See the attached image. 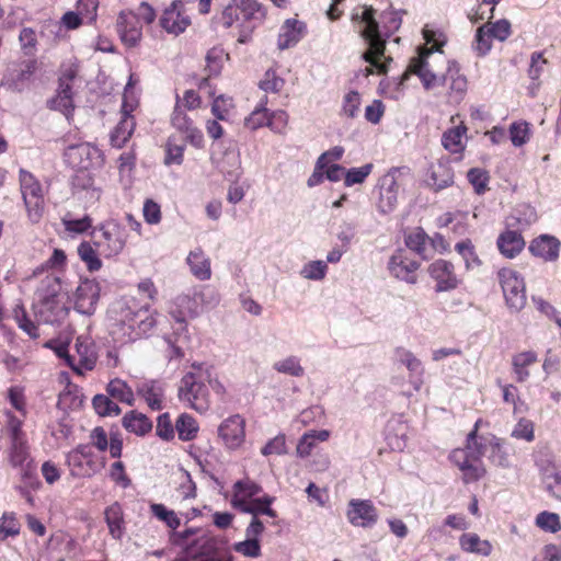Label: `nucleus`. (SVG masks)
Returning <instances> with one entry per match:
<instances>
[{"label": "nucleus", "instance_id": "f257e3e1", "mask_svg": "<svg viewBox=\"0 0 561 561\" xmlns=\"http://www.w3.org/2000/svg\"><path fill=\"white\" fill-rule=\"evenodd\" d=\"M90 237L89 241H82L77 249L80 260L89 272H98L102 268L101 257L116 259L123 253L128 241L126 227L116 220H107L95 226Z\"/></svg>", "mask_w": 561, "mask_h": 561}, {"label": "nucleus", "instance_id": "f03ea898", "mask_svg": "<svg viewBox=\"0 0 561 561\" xmlns=\"http://www.w3.org/2000/svg\"><path fill=\"white\" fill-rule=\"evenodd\" d=\"M116 314L111 332L122 344L141 339L157 324L151 310L148 307H138L134 299L119 304Z\"/></svg>", "mask_w": 561, "mask_h": 561}, {"label": "nucleus", "instance_id": "7ed1b4c3", "mask_svg": "<svg viewBox=\"0 0 561 561\" xmlns=\"http://www.w3.org/2000/svg\"><path fill=\"white\" fill-rule=\"evenodd\" d=\"M211 373V365L194 362L190 370L180 380L178 398L180 402L198 413L209 410L211 400L207 385Z\"/></svg>", "mask_w": 561, "mask_h": 561}, {"label": "nucleus", "instance_id": "20e7f679", "mask_svg": "<svg viewBox=\"0 0 561 561\" xmlns=\"http://www.w3.org/2000/svg\"><path fill=\"white\" fill-rule=\"evenodd\" d=\"M375 14L376 10L371 5H362L352 13V21L365 24L359 32L368 45V49L363 54V59L376 68L378 75H385L388 72L392 58L387 57L381 61V58L385 57L386 41L380 36L379 24Z\"/></svg>", "mask_w": 561, "mask_h": 561}, {"label": "nucleus", "instance_id": "39448f33", "mask_svg": "<svg viewBox=\"0 0 561 561\" xmlns=\"http://www.w3.org/2000/svg\"><path fill=\"white\" fill-rule=\"evenodd\" d=\"M18 180L26 216L31 222L37 224L45 213L44 187L34 173L23 168L19 170Z\"/></svg>", "mask_w": 561, "mask_h": 561}, {"label": "nucleus", "instance_id": "423d86ee", "mask_svg": "<svg viewBox=\"0 0 561 561\" xmlns=\"http://www.w3.org/2000/svg\"><path fill=\"white\" fill-rule=\"evenodd\" d=\"M44 283L47 288L45 291L41 290L35 312L44 322L55 323L67 314V309L59 295L60 280L56 276H47Z\"/></svg>", "mask_w": 561, "mask_h": 561}, {"label": "nucleus", "instance_id": "0eeeda50", "mask_svg": "<svg viewBox=\"0 0 561 561\" xmlns=\"http://www.w3.org/2000/svg\"><path fill=\"white\" fill-rule=\"evenodd\" d=\"M8 417H10L8 426H4L9 437L7 460L12 468L24 467L26 463L33 462L27 435L19 420L13 415Z\"/></svg>", "mask_w": 561, "mask_h": 561}, {"label": "nucleus", "instance_id": "6e6552de", "mask_svg": "<svg viewBox=\"0 0 561 561\" xmlns=\"http://www.w3.org/2000/svg\"><path fill=\"white\" fill-rule=\"evenodd\" d=\"M66 463L73 478H91L105 467V459L98 457L90 445H78L66 455Z\"/></svg>", "mask_w": 561, "mask_h": 561}, {"label": "nucleus", "instance_id": "1a4fd4ad", "mask_svg": "<svg viewBox=\"0 0 561 561\" xmlns=\"http://www.w3.org/2000/svg\"><path fill=\"white\" fill-rule=\"evenodd\" d=\"M507 307L520 311L526 305V286L524 277L512 267H502L496 273Z\"/></svg>", "mask_w": 561, "mask_h": 561}, {"label": "nucleus", "instance_id": "9d476101", "mask_svg": "<svg viewBox=\"0 0 561 561\" xmlns=\"http://www.w3.org/2000/svg\"><path fill=\"white\" fill-rule=\"evenodd\" d=\"M448 459L461 472V480L465 484L473 483L486 474V468L479 457L468 447L455 448Z\"/></svg>", "mask_w": 561, "mask_h": 561}, {"label": "nucleus", "instance_id": "9b49d317", "mask_svg": "<svg viewBox=\"0 0 561 561\" xmlns=\"http://www.w3.org/2000/svg\"><path fill=\"white\" fill-rule=\"evenodd\" d=\"M428 275L435 282V291H450L456 289L461 279L456 273L454 263L448 260L438 259L428 265Z\"/></svg>", "mask_w": 561, "mask_h": 561}, {"label": "nucleus", "instance_id": "f8f14e48", "mask_svg": "<svg viewBox=\"0 0 561 561\" xmlns=\"http://www.w3.org/2000/svg\"><path fill=\"white\" fill-rule=\"evenodd\" d=\"M172 126L185 135V140L197 149L204 148V135L199 128L194 125L193 119L185 113L180 105V96L176 95V102L171 115Z\"/></svg>", "mask_w": 561, "mask_h": 561}, {"label": "nucleus", "instance_id": "ddd939ff", "mask_svg": "<svg viewBox=\"0 0 561 561\" xmlns=\"http://www.w3.org/2000/svg\"><path fill=\"white\" fill-rule=\"evenodd\" d=\"M101 151L88 142L68 146L64 152L65 161L73 169L88 170L100 159Z\"/></svg>", "mask_w": 561, "mask_h": 561}, {"label": "nucleus", "instance_id": "4468645a", "mask_svg": "<svg viewBox=\"0 0 561 561\" xmlns=\"http://www.w3.org/2000/svg\"><path fill=\"white\" fill-rule=\"evenodd\" d=\"M428 51L417 50V56L411 58L408 69L399 77V85H402L411 73L416 75L426 90L433 89L439 83V78L428 68Z\"/></svg>", "mask_w": 561, "mask_h": 561}, {"label": "nucleus", "instance_id": "2eb2a0df", "mask_svg": "<svg viewBox=\"0 0 561 561\" xmlns=\"http://www.w3.org/2000/svg\"><path fill=\"white\" fill-rule=\"evenodd\" d=\"M77 541L64 531L53 534L46 543L47 561H75Z\"/></svg>", "mask_w": 561, "mask_h": 561}, {"label": "nucleus", "instance_id": "dca6fc26", "mask_svg": "<svg viewBox=\"0 0 561 561\" xmlns=\"http://www.w3.org/2000/svg\"><path fill=\"white\" fill-rule=\"evenodd\" d=\"M346 517L355 527L371 528L378 522L379 515L370 500L353 499L348 502Z\"/></svg>", "mask_w": 561, "mask_h": 561}, {"label": "nucleus", "instance_id": "f3484780", "mask_svg": "<svg viewBox=\"0 0 561 561\" xmlns=\"http://www.w3.org/2000/svg\"><path fill=\"white\" fill-rule=\"evenodd\" d=\"M117 33L127 47H135L142 37V23L131 10H124L118 14L116 22Z\"/></svg>", "mask_w": 561, "mask_h": 561}, {"label": "nucleus", "instance_id": "a211bd4d", "mask_svg": "<svg viewBox=\"0 0 561 561\" xmlns=\"http://www.w3.org/2000/svg\"><path fill=\"white\" fill-rule=\"evenodd\" d=\"M134 104L126 101V95L121 110V119L110 134L111 145L115 148H123L134 134L136 128L135 117L131 115Z\"/></svg>", "mask_w": 561, "mask_h": 561}, {"label": "nucleus", "instance_id": "6ab92c4d", "mask_svg": "<svg viewBox=\"0 0 561 561\" xmlns=\"http://www.w3.org/2000/svg\"><path fill=\"white\" fill-rule=\"evenodd\" d=\"M388 268L392 276L410 284L417 280L416 271L420 262L414 260L405 250L396 251L389 260Z\"/></svg>", "mask_w": 561, "mask_h": 561}, {"label": "nucleus", "instance_id": "aec40b11", "mask_svg": "<svg viewBox=\"0 0 561 561\" xmlns=\"http://www.w3.org/2000/svg\"><path fill=\"white\" fill-rule=\"evenodd\" d=\"M218 435L227 448H239L245 439V420L240 414L227 417L219 425Z\"/></svg>", "mask_w": 561, "mask_h": 561}, {"label": "nucleus", "instance_id": "412c9836", "mask_svg": "<svg viewBox=\"0 0 561 561\" xmlns=\"http://www.w3.org/2000/svg\"><path fill=\"white\" fill-rule=\"evenodd\" d=\"M398 172L399 169H392L380 179L377 207L383 214L391 213L398 205L400 188L397 181Z\"/></svg>", "mask_w": 561, "mask_h": 561}, {"label": "nucleus", "instance_id": "4be33fe9", "mask_svg": "<svg viewBox=\"0 0 561 561\" xmlns=\"http://www.w3.org/2000/svg\"><path fill=\"white\" fill-rule=\"evenodd\" d=\"M4 398L10 404L9 409L2 411L4 426H8L9 415H13L21 422V426H23L28 415L27 398L24 387L18 385L9 387L4 393Z\"/></svg>", "mask_w": 561, "mask_h": 561}, {"label": "nucleus", "instance_id": "5701e85b", "mask_svg": "<svg viewBox=\"0 0 561 561\" xmlns=\"http://www.w3.org/2000/svg\"><path fill=\"white\" fill-rule=\"evenodd\" d=\"M100 298V285L95 279L82 280L76 290L75 307L83 314H92Z\"/></svg>", "mask_w": 561, "mask_h": 561}, {"label": "nucleus", "instance_id": "b1692460", "mask_svg": "<svg viewBox=\"0 0 561 561\" xmlns=\"http://www.w3.org/2000/svg\"><path fill=\"white\" fill-rule=\"evenodd\" d=\"M38 69V61L35 58L19 61L9 69L5 77L10 89L21 92L30 84L34 73Z\"/></svg>", "mask_w": 561, "mask_h": 561}, {"label": "nucleus", "instance_id": "393cba45", "mask_svg": "<svg viewBox=\"0 0 561 561\" xmlns=\"http://www.w3.org/2000/svg\"><path fill=\"white\" fill-rule=\"evenodd\" d=\"M442 82L447 88L450 99L456 102L463 99L468 89V80L466 76L461 73L460 66L456 60L448 61V67L442 78Z\"/></svg>", "mask_w": 561, "mask_h": 561}, {"label": "nucleus", "instance_id": "a878e982", "mask_svg": "<svg viewBox=\"0 0 561 561\" xmlns=\"http://www.w3.org/2000/svg\"><path fill=\"white\" fill-rule=\"evenodd\" d=\"M182 8L181 1H174L164 10L160 19V25L165 32L179 35L191 24L190 18L181 10Z\"/></svg>", "mask_w": 561, "mask_h": 561}, {"label": "nucleus", "instance_id": "bb28decb", "mask_svg": "<svg viewBox=\"0 0 561 561\" xmlns=\"http://www.w3.org/2000/svg\"><path fill=\"white\" fill-rule=\"evenodd\" d=\"M307 34V24L297 19H287L280 26L277 47L280 50L296 46Z\"/></svg>", "mask_w": 561, "mask_h": 561}, {"label": "nucleus", "instance_id": "cd10ccee", "mask_svg": "<svg viewBox=\"0 0 561 561\" xmlns=\"http://www.w3.org/2000/svg\"><path fill=\"white\" fill-rule=\"evenodd\" d=\"M560 248L561 242L558 238L550 234H540L530 241L528 250L533 256L545 262H554L559 257Z\"/></svg>", "mask_w": 561, "mask_h": 561}, {"label": "nucleus", "instance_id": "c85d7f7f", "mask_svg": "<svg viewBox=\"0 0 561 561\" xmlns=\"http://www.w3.org/2000/svg\"><path fill=\"white\" fill-rule=\"evenodd\" d=\"M344 151L342 146H335L321 153L316 161L313 172L307 180V185L314 187L322 184L324 182V169L327 164H339L337 162L342 159Z\"/></svg>", "mask_w": 561, "mask_h": 561}, {"label": "nucleus", "instance_id": "c756f323", "mask_svg": "<svg viewBox=\"0 0 561 561\" xmlns=\"http://www.w3.org/2000/svg\"><path fill=\"white\" fill-rule=\"evenodd\" d=\"M496 247L505 259H515L524 251L526 241L522 232L506 229L499 234Z\"/></svg>", "mask_w": 561, "mask_h": 561}, {"label": "nucleus", "instance_id": "7c9ffc66", "mask_svg": "<svg viewBox=\"0 0 561 561\" xmlns=\"http://www.w3.org/2000/svg\"><path fill=\"white\" fill-rule=\"evenodd\" d=\"M468 127L465 123L450 127L442 135V146L451 154H458L457 160H461L466 150V141L463 140Z\"/></svg>", "mask_w": 561, "mask_h": 561}, {"label": "nucleus", "instance_id": "2f4dec72", "mask_svg": "<svg viewBox=\"0 0 561 561\" xmlns=\"http://www.w3.org/2000/svg\"><path fill=\"white\" fill-rule=\"evenodd\" d=\"M482 423L481 419H478L472 427V430L468 433L466 437L465 446L468 447L473 454L482 459V457L489 451H491V443L492 438H499L493 434L488 435H479L480 425Z\"/></svg>", "mask_w": 561, "mask_h": 561}, {"label": "nucleus", "instance_id": "473e14b6", "mask_svg": "<svg viewBox=\"0 0 561 561\" xmlns=\"http://www.w3.org/2000/svg\"><path fill=\"white\" fill-rule=\"evenodd\" d=\"M191 273L199 280H208L211 277L210 259L202 248L191 251L186 257Z\"/></svg>", "mask_w": 561, "mask_h": 561}, {"label": "nucleus", "instance_id": "72a5a7b5", "mask_svg": "<svg viewBox=\"0 0 561 561\" xmlns=\"http://www.w3.org/2000/svg\"><path fill=\"white\" fill-rule=\"evenodd\" d=\"M460 549L467 553H474L482 557H489L493 551V546L489 540L481 539L476 533H463L459 537Z\"/></svg>", "mask_w": 561, "mask_h": 561}, {"label": "nucleus", "instance_id": "f704fd0d", "mask_svg": "<svg viewBox=\"0 0 561 561\" xmlns=\"http://www.w3.org/2000/svg\"><path fill=\"white\" fill-rule=\"evenodd\" d=\"M76 351L79 356L76 365L80 368L81 373L83 374V370H92L98 360L93 343L85 337L79 336L76 340Z\"/></svg>", "mask_w": 561, "mask_h": 561}, {"label": "nucleus", "instance_id": "c9c22d12", "mask_svg": "<svg viewBox=\"0 0 561 561\" xmlns=\"http://www.w3.org/2000/svg\"><path fill=\"white\" fill-rule=\"evenodd\" d=\"M104 518L107 524L110 535L114 539H121L125 530L122 505L118 502H115L107 506L104 511Z\"/></svg>", "mask_w": 561, "mask_h": 561}, {"label": "nucleus", "instance_id": "e433bc0d", "mask_svg": "<svg viewBox=\"0 0 561 561\" xmlns=\"http://www.w3.org/2000/svg\"><path fill=\"white\" fill-rule=\"evenodd\" d=\"M49 107L69 117L75 108L72 98V85L68 82L58 84L57 94L49 101Z\"/></svg>", "mask_w": 561, "mask_h": 561}, {"label": "nucleus", "instance_id": "4c0bfd02", "mask_svg": "<svg viewBox=\"0 0 561 561\" xmlns=\"http://www.w3.org/2000/svg\"><path fill=\"white\" fill-rule=\"evenodd\" d=\"M491 451L488 456L489 460L501 468H510L512 466L511 457L514 448L508 446L503 438H492Z\"/></svg>", "mask_w": 561, "mask_h": 561}, {"label": "nucleus", "instance_id": "58836bf2", "mask_svg": "<svg viewBox=\"0 0 561 561\" xmlns=\"http://www.w3.org/2000/svg\"><path fill=\"white\" fill-rule=\"evenodd\" d=\"M427 183L436 192L453 185V169L446 163L438 162L432 167Z\"/></svg>", "mask_w": 561, "mask_h": 561}, {"label": "nucleus", "instance_id": "ea45409f", "mask_svg": "<svg viewBox=\"0 0 561 561\" xmlns=\"http://www.w3.org/2000/svg\"><path fill=\"white\" fill-rule=\"evenodd\" d=\"M137 392L146 401L151 410L159 411L162 409L164 392L158 382H144L140 387H138Z\"/></svg>", "mask_w": 561, "mask_h": 561}, {"label": "nucleus", "instance_id": "a19ab883", "mask_svg": "<svg viewBox=\"0 0 561 561\" xmlns=\"http://www.w3.org/2000/svg\"><path fill=\"white\" fill-rule=\"evenodd\" d=\"M330 437L328 430L306 432L299 439L296 453L300 458H307L311 455L318 442H327Z\"/></svg>", "mask_w": 561, "mask_h": 561}, {"label": "nucleus", "instance_id": "79ce46f5", "mask_svg": "<svg viewBox=\"0 0 561 561\" xmlns=\"http://www.w3.org/2000/svg\"><path fill=\"white\" fill-rule=\"evenodd\" d=\"M538 360L537 354L534 351L520 352L513 356L512 366L516 375L517 382H524L529 377L528 368L536 364Z\"/></svg>", "mask_w": 561, "mask_h": 561}, {"label": "nucleus", "instance_id": "37998d69", "mask_svg": "<svg viewBox=\"0 0 561 561\" xmlns=\"http://www.w3.org/2000/svg\"><path fill=\"white\" fill-rule=\"evenodd\" d=\"M233 495L231 503L233 506L238 505L240 501H250L253 496L260 494L262 492V486L251 480L250 478H244L242 480L237 481L233 484Z\"/></svg>", "mask_w": 561, "mask_h": 561}, {"label": "nucleus", "instance_id": "c03bdc74", "mask_svg": "<svg viewBox=\"0 0 561 561\" xmlns=\"http://www.w3.org/2000/svg\"><path fill=\"white\" fill-rule=\"evenodd\" d=\"M123 426L136 435H145L152 428V422L142 413L130 411L123 417Z\"/></svg>", "mask_w": 561, "mask_h": 561}, {"label": "nucleus", "instance_id": "a18cd8bd", "mask_svg": "<svg viewBox=\"0 0 561 561\" xmlns=\"http://www.w3.org/2000/svg\"><path fill=\"white\" fill-rule=\"evenodd\" d=\"M175 431L180 440L190 442L196 438L199 426L192 415L182 413L175 421Z\"/></svg>", "mask_w": 561, "mask_h": 561}, {"label": "nucleus", "instance_id": "49530a36", "mask_svg": "<svg viewBox=\"0 0 561 561\" xmlns=\"http://www.w3.org/2000/svg\"><path fill=\"white\" fill-rule=\"evenodd\" d=\"M237 7L242 22H261L266 15L265 9L256 0H240Z\"/></svg>", "mask_w": 561, "mask_h": 561}, {"label": "nucleus", "instance_id": "de8ad7c7", "mask_svg": "<svg viewBox=\"0 0 561 561\" xmlns=\"http://www.w3.org/2000/svg\"><path fill=\"white\" fill-rule=\"evenodd\" d=\"M455 251L462 257L467 270H473L482 265L476 247L470 239H463L455 244Z\"/></svg>", "mask_w": 561, "mask_h": 561}, {"label": "nucleus", "instance_id": "09e8293b", "mask_svg": "<svg viewBox=\"0 0 561 561\" xmlns=\"http://www.w3.org/2000/svg\"><path fill=\"white\" fill-rule=\"evenodd\" d=\"M268 99L264 95L255 108L244 119V126L251 130H256L261 127L267 126L268 122V110L266 107Z\"/></svg>", "mask_w": 561, "mask_h": 561}, {"label": "nucleus", "instance_id": "8fccbe9b", "mask_svg": "<svg viewBox=\"0 0 561 561\" xmlns=\"http://www.w3.org/2000/svg\"><path fill=\"white\" fill-rule=\"evenodd\" d=\"M430 236L422 229L416 228L405 237V245L423 259H427V244Z\"/></svg>", "mask_w": 561, "mask_h": 561}, {"label": "nucleus", "instance_id": "3c124183", "mask_svg": "<svg viewBox=\"0 0 561 561\" xmlns=\"http://www.w3.org/2000/svg\"><path fill=\"white\" fill-rule=\"evenodd\" d=\"M185 144L179 142L176 136L171 135L164 146V164L165 165H181L184 160Z\"/></svg>", "mask_w": 561, "mask_h": 561}, {"label": "nucleus", "instance_id": "603ef678", "mask_svg": "<svg viewBox=\"0 0 561 561\" xmlns=\"http://www.w3.org/2000/svg\"><path fill=\"white\" fill-rule=\"evenodd\" d=\"M106 391L110 397L123 403L128 405H133L134 403V392L131 388L122 379L115 378L111 380L106 387Z\"/></svg>", "mask_w": 561, "mask_h": 561}, {"label": "nucleus", "instance_id": "864d4df0", "mask_svg": "<svg viewBox=\"0 0 561 561\" xmlns=\"http://www.w3.org/2000/svg\"><path fill=\"white\" fill-rule=\"evenodd\" d=\"M13 317L21 330H23L31 339H37L39 331L37 325L28 318L25 308L18 305L13 309Z\"/></svg>", "mask_w": 561, "mask_h": 561}, {"label": "nucleus", "instance_id": "5fc2aeb1", "mask_svg": "<svg viewBox=\"0 0 561 561\" xmlns=\"http://www.w3.org/2000/svg\"><path fill=\"white\" fill-rule=\"evenodd\" d=\"M92 405L100 416H116L119 415L122 412L118 404L112 401L110 397L105 394L94 396V398L92 399Z\"/></svg>", "mask_w": 561, "mask_h": 561}, {"label": "nucleus", "instance_id": "6e6d98bb", "mask_svg": "<svg viewBox=\"0 0 561 561\" xmlns=\"http://www.w3.org/2000/svg\"><path fill=\"white\" fill-rule=\"evenodd\" d=\"M225 59H228V55L221 47H213L206 55V70L210 76H218L222 69Z\"/></svg>", "mask_w": 561, "mask_h": 561}, {"label": "nucleus", "instance_id": "4d7b16f0", "mask_svg": "<svg viewBox=\"0 0 561 561\" xmlns=\"http://www.w3.org/2000/svg\"><path fill=\"white\" fill-rule=\"evenodd\" d=\"M423 37L426 42V45H430V47L423 46L420 47L419 50H427L428 57L434 51H442L443 46H445V44L447 43V37L443 32L430 30L426 27L423 30Z\"/></svg>", "mask_w": 561, "mask_h": 561}, {"label": "nucleus", "instance_id": "13d9d810", "mask_svg": "<svg viewBox=\"0 0 561 561\" xmlns=\"http://www.w3.org/2000/svg\"><path fill=\"white\" fill-rule=\"evenodd\" d=\"M21 524L13 512H4L0 517V535L2 539L16 537L20 534Z\"/></svg>", "mask_w": 561, "mask_h": 561}, {"label": "nucleus", "instance_id": "bf43d9fd", "mask_svg": "<svg viewBox=\"0 0 561 561\" xmlns=\"http://www.w3.org/2000/svg\"><path fill=\"white\" fill-rule=\"evenodd\" d=\"M150 512L159 520L165 523V525L172 530H175L181 525V520L174 511L168 510L163 504L152 503L150 505Z\"/></svg>", "mask_w": 561, "mask_h": 561}, {"label": "nucleus", "instance_id": "052dcab7", "mask_svg": "<svg viewBox=\"0 0 561 561\" xmlns=\"http://www.w3.org/2000/svg\"><path fill=\"white\" fill-rule=\"evenodd\" d=\"M467 179L478 195L483 194L488 190L490 174L485 169L471 168L467 173Z\"/></svg>", "mask_w": 561, "mask_h": 561}, {"label": "nucleus", "instance_id": "680f3d73", "mask_svg": "<svg viewBox=\"0 0 561 561\" xmlns=\"http://www.w3.org/2000/svg\"><path fill=\"white\" fill-rule=\"evenodd\" d=\"M510 138L515 147H522L530 139L529 124L524 121L514 122L510 126Z\"/></svg>", "mask_w": 561, "mask_h": 561}, {"label": "nucleus", "instance_id": "e2e57ef3", "mask_svg": "<svg viewBox=\"0 0 561 561\" xmlns=\"http://www.w3.org/2000/svg\"><path fill=\"white\" fill-rule=\"evenodd\" d=\"M64 228L69 233L82 234L88 232L90 229H93V219L90 215H84L79 219H71L68 217H64L61 219Z\"/></svg>", "mask_w": 561, "mask_h": 561}, {"label": "nucleus", "instance_id": "0e129e2a", "mask_svg": "<svg viewBox=\"0 0 561 561\" xmlns=\"http://www.w3.org/2000/svg\"><path fill=\"white\" fill-rule=\"evenodd\" d=\"M373 171V164L367 163L359 168H351L344 174V185L350 187L355 184H362L366 181Z\"/></svg>", "mask_w": 561, "mask_h": 561}, {"label": "nucleus", "instance_id": "69168bd1", "mask_svg": "<svg viewBox=\"0 0 561 561\" xmlns=\"http://www.w3.org/2000/svg\"><path fill=\"white\" fill-rule=\"evenodd\" d=\"M512 437L523 439L528 443L535 439V424L531 420L522 417L512 431Z\"/></svg>", "mask_w": 561, "mask_h": 561}, {"label": "nucleus", "instance_id": "338daca9", "mask_svg": "<svg viewBox=\"0 0 561 561\" xmlns=\"http://www.w3.org/2000/svg\"><path fill=\"white\" fill-rule=\"evenodd\" d=\"M536 525L549 533H557L561 529L560 517L557 513L541 512L536 517Z\"/></svg>", "mask_w": 561, "mask_h": 561}, {"label": "nucleus", "instance_id": "774afa93", "mask_svg": "<svg viewBox=\"0 0 561 561\" xmlns=\"http://www.w3.org/2000/svg\"><path fill=\"white\" fill-rule=\"evenodd\" d=\"M285 85V80L276 75L274 70H267L259 87L266 93H279Z\"/></svg>", "mask_w": 561, "mask_h": 561}]
</instances>
